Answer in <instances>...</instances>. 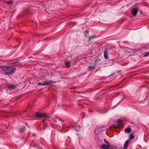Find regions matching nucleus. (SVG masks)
I'll return each mask as SVG.
<instances>
[{
    "instance_id": "nucleus-1",
    "label": "nucleus",
    "mask_w": 149,
    "mask_h": 149,
    "mask_svg": "<svg viewBox=\"0 0 149 149\" xmlns=\"http://www.w3.org/2000/svg\"><path fill=\"white\" fill-rule=\"evenodd\" d=\"M36 116L37 118H41L42 117L47 118H50L49 116H48L45 113L39 112L36 113Z\"/></svg>"
},
{
    "instance_id": "nucleus-2",
    "label": "nucleus",
    "mask_w": 149,
    "mask_h": 149,
    "mask_svg": "<svg viewBox=\"0 0 149 149\" xmlns=\"http://www.w3.org/2000/svg\"><path fill=\"white\" fill-rule=\"evenodd\" d=\"M53 81H45L43 82H39L38 83V85H47L49 84L52 83Z\"/></svg>"
},
{
    "instance_id": "nucleus-3",
    "label": "nucleus",
    "mask_w": 149,
    "mask_h": 149,
    "mask_svg": "<svg viewBox=\"0 0 149 149\" xmlns=\"http://www.w3.org/2000/svg\"><path fill=\"white\" fill-rule=\"evenodd\" d=\"M101 147L103 149H111V146L109 144H103L101 145Z\"/></svg>"
},
{
    "instance_id": "nucleus-4",
    "label": "nucleus",
    "mask_w": 149,
    "mask_h": 149,
    "mask_svg": "<svg viewBox=\"0 0 149 149\" xmlns=\"http://www.w3.org/2000/svg\"><path fill=\"white\" fill-rule=\"evenodd\" d=\"M8 87L11 89H14L16 88V85L13 84H10L8 85Z\"/></svg>"
},
{
    "instance_id": "nucleus-5",
    "label": "nucleus",
    "mask_w": 149,
    "mask_h": 149,
    "mask_svg": "<svg viewBox=\"0 0 149 149\" xmlns=\"http://www.w3.org/2000/svg\"><path fill=\"white\" fill-rule=\"evenodd\" d=\"M15 72V69H13L12 70V71L6 72L4 74L6 75L9 74H12L14 73Z\"/></svg>"
},
{
    "instance_id": "nucleus-6",
    "label": "nucleus",
    "mask_w": 149,
    "mask_h": 149,
    "mask_svg": "<svg viewBox=\"0 0 149 149\" xmlns=\"http://www.w3.org/2000/svg\"><path fill=\"white\" fill-rule=\"evenodd\" d=\"M138 12V10L136 9H134L132 10V15L133 16H135L136 15Z\"/></svg>"
},
{
    "instance_id": "nucleus-7",
    "label": "nucleus",
    "mask_w": 149,
    "mask_h": 149,
    "mask_svg": "<svg viewBox=\"0 0 149 149\" xmlns=\"http://www.w3.org/2000/svg\"><path fill=\"white\" fill-rule=\"evenodd\" d=\"M9 67H8V66L6 65L0 66V68L5 71H6L8 68H9Z\"/></svg>"
},
{
    "instance_id": "nucleus-8",
    "label": "nucleus",
    "mask_w": 149,
    "mask_h": 149,
    "mask_svg": "<svg viewBox=\"0 0 149 149\" xmlns=\"http://www.w3.org/2000/svg\"><path fill=\"white\" fill-rule=\"evenodd\" d=\"M104 57L106 59L108 58V51L107 49H106L104 51Z\"/></svg>"
},
{
    "instance_id": "nucleus-9",
    "label": "nucleus",
    "mask_w": 149,
    "mask_h": 149,
    "mask_svg": "<svg viewBox=\"0 0 149 149\" xmlns=\"http://www.w3.org/2000/svg\"><path fill=\"white\" fill-rule=\"evenodd\" d=\"M130 140H128L125 143L124 145V149H127Z\"/></svg>"
},
{
    "instance_id": "nucleus-10",
    "label": "nucleus",
    "mask_w": 149,
    "mask_h": 149,
    "mask_svg": "<svg viewBox=\"0 0 149 149\" xmlns=\"http://www.w3.org/2000/svg\"><path fill=\"white\" fill-rule=\"evenodd\" d=\"M8 67H9V68H8V69L6 70V71H7L8 72L12 71V70L13 69H15V71L16 69L14 67L12 68L11 66H8Z\"/></svg>"
},
{
    "instance_id": "nucleus-11",
    "label": "nucleus",
    "mask_w": 149,
    "mask_h": 149,
    "mask_svg": "<svg viewBox=\"0 0 149 149\" xmlns=\"http://www.w3.org/2000/svg\"><path fill=\"white\" fill-rule=\"evenodd\" d=\"M13 3V2L12 1H7L6 3L8 5H12Z\"/></svg>"
},
{
    "instance_id": "nucleus-12",
    "label": "nucleus",
    "mask_w": 149,
    "mask_h": 149,
    "mask_svg": "<svg viewBox=\"0 0 149 149\" xmlns=\"http://www.w3.org/2000/svg\"><path fill=\"white\" fill-rule=\"evenodd\" d=\"M125 131L127 132L128 133H130L131 132V130L130 128H127L125 129Z\"/></svg>"
},
{
    "instance_id": "nucleus-13",
    "label": "nucleus",
    "mask_w": 149,
    "mask_h": 149,
    "mask_svg": "<svg viewBox=\"0 0 149 149\" xmlns=\"http://www.w3.org/2000/svg\"><path fill=\"white\" fill-rule=\"evenodd\" d=\"M95 68V67L92 66H89L88 67V69L89 70H91Z\"/></svg>"
},
{
    "instance_id": "nucleus-14",
    "label": "nucleus",
    "mask_w": 149,
    "mask_h": 149,
    "mask_svg": "<svg viewBox=\"0 0 149 149\" xmlns=\"http://www.w3.org/2000/svg\"><path fill=\"white\" fill-rule=\"evenodd\" d=\"M134 138V137L133 136V134H131L129 138L130 139H133Z\"/></svg>"
},
{
    "instance_id": "nucleus-15",
    "label": "nucleus",
    "mask_w": 149,
    "mask_h": 149,
    "mask_svg": "<svg viewBox=\"0 0 149 149\" xmlns=\"http://www.w3.org/2000/svg\"><path fill=\"white\" fill-rule=\"evenodd\" d=\"M68 61L65 62V64L66 65V66L67 67H69L70 66V65L69 63H68Z\"/></svg>"
},
{
    "instance_id": "nucleus-16",
    "label": "nucleus",
    "mask_w": 149,
    "mask_h": 149,
    "mask_svg": "<svg viewBox=\"0 0 149 149\" xmlns=\"http://www.w3.org/2000/svg\"><path fill=\"white\" fill-rule=\"evenodd\" d=\"M122 120L121 119H119L117 121L118 123V124H119V123H121L122 122Z\"/></svg>"
},
{
    "instance_id": "nucleus-17",
    "label": "nucleus",
    "mask_w": 149,
    "mask_h": 149,
    "mask_svg": "<svg viewBox=\"0 0 149 149\" xmlns=\"http://www.w3.org/2000/svg\"><path fill=\"white\" fill-rule=\"evenodd\" d=\"M149 56V52H148V53H147V54H145L144 56V57H146L148 56Z\"/></svg>"
},
{
    "instance_id": "nucleus-18",
    "label": "nucleus",
    "mask_w": 149,
    "mask_h": 149,
    "mask_svg": "<svg viewBox=\"0 0 149 149\" xmlns=\"http://www.w3.org/2000/svg\"><path fill=\"white\" fill-rule=\"evenodd\" d=\"M76 130L77 131H80V128L79 127H77L76 128Z\"/></svg>"
},
{
    "instance_id": "nucleus-19",
    "label": "nucleus",
    "mask_w": 149,
    "mask_h": 149,
    "mask_svg": "<svg viewBox=\"0 0 149 149\" xmlns=\"http://www.w3.org/2000/svg\"><path fill=\"white\" fill-rule=\"evenodd\" d=\"M112 126L114 127H118V126L116 125H112Z\"/></svg>"
},
{
    "instance_id": "nucleus-20",
    "label": "nucleus",
    "mask_w": 149,
    "mask_h": 149,
    "mask_svg": "<svg viewBox=\"0 0 149 149\" xmlns=\"http://www.w3.org/2000/svg\"><path fill=\"white\" fill-rule=\"evenodd\" d=\"M87 92H92L91 91V90H89Z\"/></svg>"
},
{
    "instance_id": "nucleus-21",
    "label": "nucleus",
    "mask_w": 149,
    "mask_h": 149,
    "mask_svg": "<svg viewBox=\"0 0 149 149\" xmlns=\"http://www.w3.org/2000/svg\"><path fill=\"white\" fill-rule=\"evenodd\" d=\"M79 93H82V92H80Z\"/></svg>"
}]
</instances>
